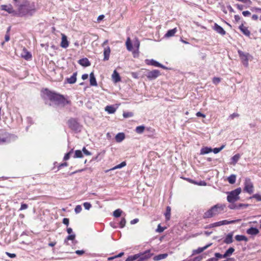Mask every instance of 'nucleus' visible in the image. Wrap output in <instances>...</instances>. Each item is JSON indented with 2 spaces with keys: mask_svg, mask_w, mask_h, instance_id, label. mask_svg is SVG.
<instances>
[{
  "mask_svg": "<svg viewBox=\"0 0 261 261\" xmlns=\"http://www.w3.org/2000/svg\"><path fill=\"white\" fill-rule=\"evenodd\" d=\"M72 150H71V151H69V152H68L67 153H66L64 157V160H68L70 158V154L72 153Z\"/></svg>",
  "mask_w": 261,
  "mask_h": 261,
  "instance_id": "47",
  "label": "nucleus"
},
{
  "mask_svg": "<svg viewBox=\"0 0 261 261\" xmlns=\"http://www.w3.org/2000/svg\"><path fill=\"white\" fill-rule=\"evenodd\" d=\"M88 77V74H84L82 75V78L83 80H85L87 79Z\"/></svg>",
  "mask_w": 261,
  "mask_h": 261,
  "instance_id": "64",
  "label": "nucleus"
},
{
  "mask_svg": "<svg viewBox=\"0 0 261 261\" xmlns=\"http://www.w3.org/2000/svg\"><path fill=\"white\" fill-rule=\"evenodd\" d=\"M212 149L210 147H205L201 148L200 150V154H205L211 152Z\"/></svg>",
  "mask_w": 261,
  "mask_h": 261,
  "instance_id": "27",
  "label": "nucleus"
},
{
  "mask_svg": "<svg viewBox=\"0 0 261 261\" xmlns=\"http://www.w3.org/2000/svg\"><path fill=\"white\" fill-rule=\"evenodd\" d=\"M238 221H239V220H231V221L225 220L221 221L220 222V224H221V225H224L234 223Z\"/></svg>",
  "mask_w": 261,
  "mask_h": 261,
  "instance_id": "30",
  "label": "nucleus"
},
{
  "mask_svg": "<svg viewBox=\"0 0 261 261\" xmlns=\"http://www.w3.org/2000/svg\"><path fill=\"white\" fill-rule=\"evenodd\" d=\"M82 207L81 205H76L75 207L74 211L76 214L80 213L82 211Z\"/></svg>",
  "mask_w": 261,
  "mask_h": 261,
  "instance_id": "43",
  "label": "nucleus"
},
{
  "mask_svg": "<svg viewBox=\"0 0 261 261\" xmlns=\"http://www.w3.org/2000/svg\"><path fill=\"white\" fill-rule=\"evenodd\" d=\"M177 32V30L176 28H175L172 30H170L167 31L166 34L164 35V37L165 38H169V37L174 36Z\"/></svg>",
  "mask_w": 261,
  "mask_h": 261,
  "instance_id": "16",
  "label": "nucleus"
},
{
  "mask_svg": "<svg viewBox=\"0 0 261 261\" xmlns=\"http://www.w3.org/2000/svg\"><path fill=\"white\" fill-rule=\"evenodd\" d=\"M234 251V249L232 247H230L226 252L223 255V258H226L228 256H230L233 252Z\"/></svg>",
  "mask_w": 261,
  "mask_h": 261,
  "instance_id": "25",
  "label": "nucleus"
},
{
  "mask_svg": "<svg viewBox=\"0 0 261 261\" xmlns=\"http://www.w3.org/2000/svg\"><path fill=\"white\" fill-rule=\"evenodd\" d=\"M75 236L74 234L69 235L66 239L65 240V243L67 244V241L68 240H73L75 239Z\"/></svg>",
  "mask_w": 261,
  "mask_h": 261,
  "instance_id": "41",
  "label": "nucleus"
},
{
  "mask_svg": "<svg viewBox=\"0 0 261 261\" xmlns=\"http://www.w3.org/2000/svg\"><path fill=\"white\" fill-rule=\"evenodd\" d=\"M83 205L86 210H89L91 207V204L89 202L84 203Z\"/></svg>",
  "mask_w": 261,
  "mask_h": 261,
  "instance_id": "45",
  "label": "nucleus"
},
{
  "mask_svg": "<svg viewBox=\"0 0 261 261\" xmlns=\"http://www.w3.org/2000/svg\"><path fill=\"white\" fill-rule=\"evenodd\" d=\"M236 176L235 175L232 174L228 177V181L231 184H234L236 182Z\"/></svg>",
  "mask_w": 261,
  "mask_h": 261,
  "instance_id": "34",
  "label": "nucleus"
},
{
  "mask_svg": "<svg viewBox=\"0 0 261 261\" xmlns=\"http://www.w3.org/2000/svg\"><path fill=\"white\" fill-rule=\"evenodd\" d=\"M150 64L154 66L160 67L163 68H164V67L162 65H161L160 63L153 60H151L150 61Z\"/></svg>",
  "mask_w": 261,
  "mask_h": 261,
  "instance_id": "35",
  "label": "nucleus"
},
{
  "mask_svg": "<svg viewBox=\"0 0 261 261\" xmlns=\"http://www.w3.org/2000/svg\"><path fill=\"white\" fill-rule=\"evenodd\" d=\"M164 230V228L161 226L160 224H159L158 226V228L156 229V231L159 232H162Z\"/></svg>",
  "mask_w": 261,
  "mask_h": 261,
  "instance_id": "50",
  "label": "nucleus"
},
{
  "mask_svg": "<svg viewBox=\"0 0 261 261\" xmlns=\"http://www.w3.org/2000/svg\"><path fill=\"white\" fill-rule=\"evenodd\" d=\"M90 83L91 86H96L97 85V82L93 72H91L90 74Z\"/></svg>",
  "mask_w": 261,
  "mask_h": 261,
  "instance_id": "18",
  "label": "nucleus"
},
{
  "mask_svg": "<svg viewBox=\"0 0 261 261\" xmlns=\"http://www.w3.org/2000/svg\"><path fill=\"white\" fill-rule=\"evenodd\" d=\"M145 129V127L144 126H137L136 128V131L138 134L142 133Z\"/></svg>",
  "mask_w": 261,
  "mask_h": 261,
  "instance_id": "40",
  "label": "nucleus"
},
{
  "mask_svg": "<svg viewBox=\"0 0 261 261\" xmlns=\"http://www.w3.org/2000/svg\"><path fill=\"white\" fill-rule=\"evenodd\" d=\"M202 259V257L201 256H197L193 258V260H189V261H200Z\"/></svg>",
  "mask_w": 261,
  "mask_h": 261,
  "instance_id": "58",
  "label": "nucleus"
},
{
  "mask_svg": "<svg viewBox=\"0 0 261 261\" xmlns=\"http://www.w3.org/2000/svg\"><path fill=\"white\" fill-rule=\"evenodd\" d=\"M232 237H233V233L232 232L228 233L226 236V238L224 241V242L227 244L231 243L233 241Z\"/></svg>",
  "mask_w": 261,
  "mask_h": 261,
  "instance_id": "20",
  "label": "nucleus"
},
{
  "mask_svg": "<svg viewBox=\"0 0 261 261\" xmlns=\"http://www.w3.org/2000/svg\"><path fill=\"white\" fill-rule=\"evenodd\" d=\"M241 192L240 188L229 192H227L228 196L227 197V201L230 203H233L239 199V194Z\"/></svg>",
  "mask_w": 261,
  "mask_h": 261,
  "instance_id": "3",
  "label": "nucleus"
},
{
  "mask_svg": "<svg viewBox=\"0 0 261 261\" xmlns=\"http://www.w3.org/2000/svg\"><path fill=\"white\" fill-rule=\"evenodd\" d=\"M239 28L245 35L247 36H249L250 35V32L248 30L247 28L242 24L240 26Z\"/></svg>",
  "mask_w": 261,
  "mask_h": 261,
  "instance_id": "22",
  "label": "nucleus"
},
{
  "mask_svg": "<svg viewBox=\"0 0 261 261\" xmlns=\"http://www.w3.org/2000/svg\"><path fill=\"white\" fill-rule=\"evenodd\" d=\"M69 219L68 218H64L63 220V223L66 225H68L69 224Z\"/></svg>",
  "mask_w": 261,
  "mask_h": 261,
  "instance_id": "56",
  "label": "nucleus"
},
{
  "mask_svg": "<svg viewBox=\"0 0 261 261\" xmlns=\"http://www.w3.org/2000/svg\"><path fill=\"white\" fill-rule=\"evenodd\" d=\"M123 116L125 118L131 117L133 116V114L132 113H124L123 114Z\"/></svg>",
  "mask_w": 261,
  "mask_h": 261,
  "instance_id": "52",
  "label": "nucleus"
},
{
  "mask_svg": "<svg viewBox=\"0 0 261 261\" xmlns=\"http://www.w3.org/2000/svg\"><path fill=\"white\" fill-rule=\"evenodd\" d=\"M28 208V205L24 203L21 204L20 210H25Z\"/></svg>",
  "mask_w": 261,
  "mask_h": 261,
  "instance_id": "53",
  "label": "nucleus"
},
{
  "mask_svg": "<svg viewBox=\"0 0 261 261\" xmlns=\"http://www.w3.org/2000/svg\"><path fill=\"white\" fill-rule=\"evenodd\" d=\"M125 138L124 134L123 133H119L116 135L115 137V139L116 142H121Z\"/></svg>",
  "mask_w": 261,
  "mask_h": 261,
  "instance_id": "21",
  "label": "nucleus"
},
{
  "mask_svg": "<svg viewBox=\"0 0 261 261\" xmlns=\"http://www.w3.org/2000/svg\"><path fill=\"white\" fill-rule=\"evenodd\" d=\"M21 56L22 58L27 60H31L32 58V55L25 48L22 49Z\"/></svg>",
  "mask_w": 261,
  "mask_h": 261,
  "instance_id": "12",
  "label": "nucleus"
},
{
  "mask_svg": "<svg viewBox=\"0 0 261 261\" xmlns=\"http://www.w3.org/2000/svg\"><path fill=\"white\" fill-rule=\"evenodd\" d=\"M244 190L249 194H251L253 192V185L251 180L249 178L245 179Z\"/></svg>",
  "mask_w": 261,
  "mask_h": 261,
  "instance_id": "6",
  "label": "nucleus"
},
{
  "mask_svg": "<svg viewBox=\"0 0 261 261\" xmlns=\"http://www.w3.org/2000/svg\"><path fill=\"white\" fill-rule=\"evenodd\" d=\"M225 207L226 205L224 204H217L204 213L203 218H210L217 215L221 213Z\"/></svg>",
  "mask_w": 261,
  "mask_h": 261,
  "instance_id": "1",
  "label": "nucleus"
},
{
  "mask_svg": "<svg viewBox=\"0 0 261 261\" xmlns=\"http://www.w3.org/2000/svg\"><path fill=\"white\" fill-rule=\"evenodd\" d=\"M125 44L127 50L129 51H131L132 50L133 47L132 43L130 42V39L129 37L127 38Z\"/></svg>",
  "mask_w": 261,
  "mask_h": 261,
  "instance_id": "32",
  "label": "nucleus"
},
{
  "mask_svg": "<svg viewBox=\"0 0 261 261\" xmlns=\"http://www.w3.org/2000/svg\"><path fill=\"white\" fill-rule=\"evenodd\" d=\"M68 125L71 129L74 131L79 132L81 130V126L74 119H70L69 120Z\"/></svg>",
  "mask_w": 261,
  "mask_h": 261,
  "instance_id": "5",
  "label": "nucleus"
},
{
  "mask_svg": "<svg viewBox=\"0 0 261 261\" xmlns=\"http://www.w3.org/2000/svg\"><path fill=\"white\" fill-rule=\"evenodd\" d=\"M239 115L237 113H233L229 116V118L233 119L236 117H239Z\"/></svg>",
  "mask_w": 261,
  "mask_h": 261,
  "instance_id": "49",
  "label": "nucleus"
},
{
  "mask_svg": "<svg viewBox=\"0 0 261 261\" xmlns=\"http://www.w3.org/2000/svg\"><path fill=\"white\" fill-rule=\"evenodd\" d=\"M238 54L243 65L247 67L248 66V60L250 58H252V56L249 53H244L240 50H238Z\"/></svg>",
  "mask_w": 261,
  "mask_h": 261,
  "instance_id": "4",
  "label": "nucleus"
},
{
  "mask_svg": "<svg viewBox=\"0 0 261 261\" xmlns=\"http://www.w3.org/2000/svg\"><path fill=\"white\" fill-rule=\"evenodd\" d=\"M134 46L138 49L140 46V42L138 39H136L134 42Z\"/></svg>",
  "mask_w": 261,
  "mask_h": 261,
  "instance_id": "51",
  "label": "nucleus"
},
{
  "mask_svg": "<svg viewBox=\"0 0 261 261\" xmlns=\"http://www.w3.org/2000/svg\"><path fill=\"white\" fill-rule=\"evenodd\" d=\"M160 75V71L158 70H153L149 71L146 74L147 77L150 80L156 79Z\"/></svg>",
  "mask_w": 261,
  "mask_h": 261,
  "instance_id": "9",
  "label": "nucleus"
},
{
  "mask_svg": "<svg viewBox=\"0 0 261 261\" xmlns=\"http://www.w3.org/2000/svg\"><path fill=\"white\" fill-rule=\"evenodd\" d=\"M126 166V163L125 162H122L121 163H120V164L117 165V166H115V167H114L113 168H112V169H111V170H115V169H120V168H121L124 166Z\"/></svg>",
  "mask_w": 261,
  "mask_h": 261,
  "instance_id": "36",
  "label": "nucleus"
},
{
  "mask_svg": "<svg viewBox=\"0 0 261 261\" xmlns=\"http://www.w3.org/2000/svg\"><path fill=\"white\" fill-rule=\"evenodd\" d=\"M240 157H241V156H240V154H236V155L233 156L231 159V164H232L233 165H236V164L239 160Z\"/></svg>",
  "mask_w": 261,
  "mask_h": 261,
  "instance_id": "26",
  "label": "nucleus"
},
{
  "mask_svg": "<svg viewBox=\"0 0 261 261\" xmlns=\"http://www.w3.org/2000/svg\"><path fill=\"white\" fill-rule=\"evenodd\" d=\"M139 221V220L138 219H135L130 221V223L132 224H134L137 223Z\"/></svg>",
  "mask_w": 261,
  "mask_h": 261,
  "instance_id": "63",
  "label": "nucleus"
},
{
  "mask_svg": "<svg viewBox=\"0 0 261 261\" xmlns=\"http://www.w3.org/2000/svg\"><path fill=\"white\" fill-rule=\"evenodd\" d=\"M82 150L84 153L86 155H90L91 154V152H89L88 150H87L85 147H84Z\"/></svg>",
  "mask_w": 261,
  "mask_h": 261,
  "instance_id": "48",
  "label": "nucleus"
},
{
  "mask_svg": "<svg viewBox=\"0 0 261 261\" xmlns=\"http://www.w3.org/2000/svg\"><path fill=\"white\" fill-rule=\"evenodd\" d=\"M242 14L245 17L246 16H249L251 14L250 12L249 11H243L242 12Z\"/></svg>",
  "mask_w": 261,
  "mask_h": 261,
  "instance_id": "54",
  "label": "nucleus"
},
{
  "mask_svg": "<svg viewBox=\"0 0 261 261\" xmlns=\"http://www.w3.org/2000/svg\"><path fill=\"white\" fill-rule=\"evenodd\" d=\"M212 151L215 154L219 153L220 151L219 148H215L214 149H212Z\"/></svg>",
  "mask_w": 261,
  "mask_h": 261,
  "instance_id": "60",
  "label": "nucleus"
},
{
  "mask_svg": "<svg viewBox=\"0 0 261 261\" xmlns=\"http://www.w3.org/2000/svg\"><path fill=\"white\" fill-rule=\"evenodd\" d=\"M246 233L251 236H256L259 233V230L256 228L251 227L247 229Z\"/></svg>",
  "mask_w": 261,
  "mask_h": 261,
  "instance_id": "13",
  "label": "nucleus"
},
{
  "mask_svg": "<svg viewBox=\"0 0 261 261\" xmlns=\"http://www.w3.org/2000/svg\"><path fill=\"white\" fill-rule=\"evenodd\" d=\"M110 53H111V49H110V47L109 46H107V47L104 48V50H103V55H104L103 60L107 61V60H109Z\"/></svg>",
  "mask_w": 261,
  "mask_h": 261,
  "instance_id": "14",
  "label": "nucleus"
},
{
  "mask_svg": "<svg viewBox=\"0 0 261 261\" xmlns=\"http://www.w3.org/2000/svg\"><path fill=\"white\" fill-rule=\"evenodd\" d=\"M221 79L219 77H215L213 79V82L214 84L217 85L220 83Z\"/></svg>",
  "mask_w": 261,
  "mask_h": 261,
  "instance_id": "44",
  "label": "nucleus"
},
{
  "mask_svg": "<svg viewBox=\"0 0 261 261\" xmlns=\"http://www.w3.org/2000/svg\"><path fill=\"white\" fill-rule=\"evenodd\" d=\"M168 254L167 253L160 254L154 256L153 258V259L154 261H159L166 258L168 256Z\"/></svg>",
  "mask_w": 261,
  "mask_h": 261,
  "instance_id": "17",
  "label": "nucleus"
},
{
  "mask_svg": "<svg viewBox=\"0 0 261 261\" xmlns=\"http://www.w3.org/2000/svg\"><path fill=\"white\" fill-rule=\"evenodd\" d=\"M122 211L120 209H117L113 212V216L115 217H119L121 216Z\"/></svg>",
  "mask_w": 261,
  "mask_h": 261,
  "instance_id": "38",
  "label": "nucleus"
},
{
  "mask_svg": "<svg viewBox=\"0 0 261 261\" xmlns=\"http://www.w3.org/2000/svg\"><path fill=\"white\" fill-rule=\"evenodd\" d=\"M83 157V153L82 152V151L80 150H76L75 151L74 158H80Z\"/></svg>",
  "mask_w": 261,
  "mask_h": 261,
  "instance_id": "37",
  "label": "nucleus"
},
{
  "mask_svg": "<svg viewBox=\"0 0 261 261\" xmlns=\"http://www.w3.org/2000/svg\"><path fill=\"white\" fill-rule=\"evenodd\" d=\"M212 245V243H210L203 247H199L198 249L193 250V254H199L203 252L204 250H206L209 247H210Z\"/></svg>",
  "mask_w": 261,
  "mask_h": 261,
  "instance_id": "15",
  "label": "nucleus"
},
{
  "mask_svg": "<svg viewBox=\"0 0 261 261\" xmlns=\"http://www.w3.org/2000/svg\"><path fill=\"white\" fill-rule=\"evenodd\" d=\"M84 251H83V250H76L75 251V253L78 255H82L83 254H84Z\"/></svg>",
  "mask_w": 261,
  "mask_h": 261,
  "instance_id": "61",
  "label": "nucleus"
},
{
  "mask_svg": "<svg viewBox=\"0 0 261 261\" xmlns=\"http://www.w3.org/2000/svg\"><path fill=\"white\" fill-rule=\"evenodd\" d=\"M138 255L139 257L138 261H143L149 258L152 255V254L150 253V250H148L143 253H138Z\"/></svg>",
  "mask_w": 261,
  "mask_h": 261,
  "instance_id": "7",
  "label": "nucleus"
},
{
  "mask_svg": "<svg viewBox=\"0 0 261 261\" xmlns=\"http://www.w3.org/2000/svg\"><path fill=\"white\" fill-rule=\"evenodd\" d=\"M139 255L138 254H135L134 255L129 256H128L126 259V261H134L137 259H139Z\"/></svg>",
  "mask_w": 261,
  "mask_h": 261,
  "instance_id": "33",
  "label": "nucleus"
},
{
  "mask_svg": "<svg viewBox=\"0 0 261 261\" xmlns=\"http://www.w3.org/2000/svg\"><path fill=\"white\" fill-rule=\"evenodd\" d=\"M6 254L9 256L11 258H14L15 257H16V254H14V253H10L9 252H7L6 253Z\"/></svg>",
  "mask_w": 261,
  "mask_h": 261,
  "instance_id": "55",
  "label": "nucleus"
},
{
  "mask_svg": "<svg viewBox=\"0 0 261 261\" xmlns=\"http://www.w3.org/2000/svg\"><path fill=\"white\" fill-rule=\"evenodd\" d=\"M252 198H255L258 201H261V195L259 194H254L253 195Z\"/></svg>",
  "mask_w": 261,
  "mask_h": 261,
  "instance_id": "46",
  "label": "nucleus"
},
{
  "mask_svg": "<svg viewBox=\"0 0 261 261\" xmlns=\"http://www.w3.org/2000/svg\"><path fill=\"white\" fill-rule=\"evenodd\" d=\"M126 224V220L124 218H122L119 223L120 228H123Z\"/></svg>",
  "mask_w": 261,
  "mask_h": 261,
  "instance_id": "42",
  "label": "nucleus"
},
{
  "mask_svg": "<svg viewBox=\"0 0 261 261\" xmlns=\"http://www.w3.org/2000/svg\"><path fill=\"white\" fill-rule=\"evenodd\" d=\"M47 94L49 99L56 105L65 106L68 103V101L61 95L50 91L47 92Z\"/></svg>",
  "mask_w": 261,
  "mask_h": 261,
  "instance_id": "2",
  "label": "nucleus"
},
{
  "mask_svg": "<svg viewBox=\"0 0 261 261\" xmlns=\"http://www.w3.org/2000/svg\"><path fill=\"white\" fill-rule=\"evenodd\" d=\"M79 63L83 66L87 67L90 66V63L88 59L83 58L79 61Z\"/></svg>",
  "mask_w": 261,
  "mask_h": 261,
  "instance_id": "19",
  "label": "nucleus"
},
{
  "mask_svg": "<svg viewBox=\"0 0 261 261\" xmlns=\"http://www.w3.org/2000/svg\"><path fill=\"white\" fill-rule=\"evenodd\" d=\"M61 36L62 40L60 45L62 47L66 48L69 46V42L67 40V36L64 34H61Z\"/></svg>",
  "mask_w": 261,
  "mask_h": 261,
  "instance_id": "10",
  "label": "nucleus"
},
{
  "mask_svg": "<svg viewBox=\"0 0 261 261\" xmlns=\"http://www.w3.org/2000/svg\"><path fill=\"white\" fill-rule=\"evenodd\" d=\"M213 29L221 35L223 36L226 34L225 31L221 26L217 23H215L213 27Z\"/></svg>",
  "mask_w": 261,
  "mask_h": 261,
  "instance_id": "11",
  "label": "nucleus"
},
{
  "mask_svg": "<svg viewBox=\"0 0 261 261\" xmlns=\"http://www.w3.org/2000/svg\"><path fill=\"white\" fill-rule=\"evenodd\" d=\"M220 226H221V224H220V222L219 221V222H215L214 223L210 224L206 227V228H213V227H218Z\"/></svg>",
  "mask_w": 261,
  "mask_h": 261,
  "instance_id": "39",
  "label": "nucleus"
},
{
  "mask_svg": "<svg viewBox=\"0 0 261 261\" xmlns=\"http://www.w3.org/2000/svg\"><path fill=\"white\" fill-rule=\"evenodd\" d=\"M1 10L5 11L9 14H14L16 13L15 10L13 9L12 6L9 5H3L1 6Z\"/></svg>",
  "mask_w": 261,
  "mask_h": 261,
  "instance_id": "8",
  "label": "nucleus"
},
{
  "mask_svg": "<svg viewBox=\"0 0 261 261\" xmlns=\"http://www.w3.org/2000/svg\"><path fill=\"white\" fill-rule=\"evenodd\" d=\"M77 73H74L72 75L67 79V82L69 84H74L76 81Z\"/></svg>",
  "mask_w": 261,
  "mask_h": 261,
  "instance_id": "23",
  "label": "nucleus"
},
{
  "mask_svg": "<svg viewBox=\"0 0 261 261\" xmlns=\"http://www.w3.org/2000/svg\"><path fill=\"white\" fill-rule=\"evenodd\" d=\"M196 115L197 117H205V115L200 112H197Z\"/></svg>",
  "mask_w": 261,
  "mask_h": 261,
  "instance_id": "57",
  "label": "nucleus"
},
{
  "mask_svg": "<svg viewBox=\"0 0 261 261\" xmlns=\"http://www.w3.org/2000/svg\"><path fill=\"white\" fill-rule=\"evenodd\" d=\"M131 75L133 77L134 79H138V74L136 72H132Z\"/></svg>",
  "mask_w": 261,
  "mask_h": 261,
  "instance_id": "59",
  "label": "nucleus"
},
{
  "mask_svg": "<svg viewBox=\"0 0 261 261\" xmlns=\"http://www.w3.org/2000/svg\"><path fill=\"white\" fill-rule=\"evenodd\" d=\"M105 111L109 114H113L116 111V109L112 106H108L105 108Z\"/></svg>",
  "mask_w": 261,
  "mask_h": 261,
  "instance_id": "28",
  "label": "nucleus"
},
{
  "mask_svg": "<svg viewBox=\"0 0 261 261\" xmlns=\"http://www.w3.org/2000/svg\"><path fill=\"white\" fill-rule=\"evenodd\" d=\"M215 256H216L217 258H220L223 257V255L221 254H220V253H216L215 254Z\"/></svg>",
  "mask_w": 261,
  "mask_h": 261,
  "instance_id": "62",
  "label": "nucleus"
},
{
  "mask_svg": "<svg viewBox=\"0 0 261 261\" xmlns=\"http://www.w3.org/2000/svg\"><path fill=\"white\" fill-rule=\"evenodd\" d=\"M235 239L237 241H244L245 242H247L248 241V238L243 235H237L235 237Z\"/></svg>",
  "mask_w": 261,
  "mask_h": 261,
  "instance_id": "29",
  "label": "nucleus"
},
{
  "mask_svg": "<svg viewBox=\"0 0 261 261\" xmlns=\"http://www.w3.org/2000/svg\"><path fill=\"white\" fill-rule=\"evenodd\" d=\"M112 79L115 83L118 82L120 81V77L119 73L116 70H114L113 72Z\"/></svg>",
  "mask_w": 261,
  "mask_h": 261,
  "instance_id": "24",
  "label": "nucleus"
},
{
  "mask_svg": "<svg viewBox=\"0 0 261 261\" xmlns=\"http://www.w3.org/2000/svg\"><path fill=\"white\" fill-rule=\"evenodd\" d=\"M166 219L169 220L171 216V208L170 206H167L166 208V212L165 214Z\"/></svg>",
  "mask_w": 261,
  "mask_h": 261,
  "instance_id": "31",
  "label": "nucleus"
}]
</instances>
